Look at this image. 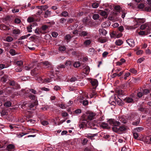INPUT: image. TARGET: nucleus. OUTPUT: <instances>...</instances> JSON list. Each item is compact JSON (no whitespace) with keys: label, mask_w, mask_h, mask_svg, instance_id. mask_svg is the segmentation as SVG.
Listing matches in <instances>:
<instances>
[{"label":"nucleus","mask_w":151,"mask_h":151,"mask_svg":"<svg viewBox=\"0 0 151 151\" xmlns=\"http://www.w3.org/2000/svg\"><path fill=\"white\" fill-rule=\"evenodd\" d=\"M99 15L98 14H94L92 17L93 19L94 20L98 19L99 18Z\"/></svg>","instance_id":"7c9ffc66"},{"label":"nucleus","mask_w":151,"mask_h":151,"mask_svg":"<svg viewBox=\"0 0 151 151\" xmlns=\"http://www.w3.org/2000/svg\"><path fill=\"white\" fill-rule=\"evenodd\" d=\"M36 79L40 83H44V79L40 77H37Z\"/></svg>","instance_id":"4be33fe9"},{"label":"nucleus","mask_w":151,"mask_h":151,"mask_svg":"<svg viewBox=\"0 0 151 151\" xmlns=\"http://www.w3.org/2000/svg\"><path fill=\"white\" fill-rule=\"evenodd\" d=\"M52 35L53 37H56L58 35V34L56 32H54L52 33Z\"/></svg>","instance_id":"69168bd1"},{"label":"nucleus","mask_w":151,"mask_h":151,"mask_svg":"<svg viewBox=\"0 0 151 151\" xmlns=\"http://www.w3.org/2000/svg\"><path fill=\"white\" fill-rule=\"evenodd\" d=\"M114 9L115 10H116L117 12H119L120 10L121 7L120 6H115L114 7Z\"/></svg>","instance_id":"603ef678"},{"label":"nucleus","mask_w":151,"mask_h":151,"mask_svg":"<svg viewBox=\"0 0 151 151\" xmlns=\"http://www.w3.org/2000/svg\"><path fill=\"white\" fill-rule=\"evenodd\" d=\"M68 15V13L66 11H64L60 15L61 17H66Z\"/></svg>","instance_id":"2f4dec72"},{"label":"nucleus","mask_w":151,"mask_h":151,"mask_svg":"<svg viewBox=\"0 0 151 151\" xmlns=\"http://www.w3.org/2000/svg\"><path fill=\"white\" fill-rule=\"evenodd\" d=\"M143 94H147L149 92V90L147 89H144L143 91Z\"/></svg>","instance_id":"e2e57ef3"},{"label":"nucleus","mask_w":151,"mask_h":151,"mask_svg":"<svg viewBox=\"0 0 151 151\" xmlns=\"http://www.w3.org/2000/svg\"><path fill=\"white\" fill-rule=\"evenodd\" d=\"M41 124L44 126H45L49 124L48 122L46 121H44L42 122Z\"/></svg>","instance_id":"680f3d73"},{"label":"nucleus","mask_w":151,"mask_h":151,"mask_svg":"<svg viewBox=\"0 0 151 151\" xmlns=\"http://www.w3.org/2000/svg\"><path fill=\"white\" fill-rule=\"evenodd\" d=\"M83 104L84 106H86L88 104V100H84L83 101Z\"/></svg>","instance_id":"bf43d9fd"},{"label":"nucleus","mask_w":151,"mask_h":151,"mask_svg":"<svg viewBox=\"0 0 151 151\" xmlns=\"http://www.w3.org/2000/svg\"><path fill=\"white\" fill-rule=\"evenodd\" d=\"M145 21V19H138L137 20L138 23L142 24L144 23Z\"/></svg>","instance_id":"bb28decb"},{"label":"nucleus","mask_w":151,"mask_h":151,"mask_svg":"<svg viewBox=\"0 0 151 151\" xmlns=\"http://www.w3.org/2000/svg\"><path fill=\"white\" fill-rule=\"evenodd\" d=\"M126 129V128L124 126H122L119 128V131H125Z\"/></svg>","instance_id":"4c0bfd02"},{"label":"nucleus","mask_w":151,"mask_h":151,"mask_svg":"<svg viewBox=\"0 0 151 151\" xmlns=\"http://www.w3.org/2000/svg\"><path fill=\"white\" fill-rule=\"evenodd\" d=\"M13 40V38L11 37H8L6 38V40L8 42H11Z\"/></svg>","instance_id":"8fccbe9b"},{"label":"nucleus","mask_w":151,"mask_h":151,"mask_svg":"<svg viewBox=\"0 0 151 151\" xmlns=\"http://www.w3.org/2000/svg\"><path fill=\"white\" fill-rule=\"evenodd\" d=\"M0 112L1 116H4L7 115L8 114V111L5 109H2Z\"/></svg>","instance_id":"4468645a"},{"label":"nucleus","mask_w":151,"mask_h":151,"mask_svg":"<svg viewBox=\"0 0 151 151\" xmlns=\"http://www.w3.org/2000/svg\"><path fill=\"white\" fill-rule=\"evenodd\" d=\"M102 127L104 128H108V125L107 124L105 123H103L101 125Z\"/></svg>","instance_id":"e433bc0d"},{"label":"nucleus","mask_w":151,"mask_h":151,"mask_svg":"<svg viewBox=\"0 0 151 151\" xmlns=\"http://www.w3.org/2000/svg\"><path fill=\"white\" fill-rule=\"evenodd\" d=\"M123 41L120 39H118L116 40L115 42V44L116 45L118 46H120L123 44Z\"/></svg>","instance_id":"412c9836"},{"label":"nucleus","mask_w":151,"mask_h":151,"mask_svg":"<svg viewBox=\"0 0 151 151\" xmlns=\"http://www.w3.org/2000/svg\"><path fill=\"white\" fill-rule=\"evenodd\" d=\"M88 142V140L87 138H84L82 141V144L85 145L86 144L87 142Z\"/></svg>","instance_id":"f704fd0d"},{"label":"nucleus","mask_w":151,"mask_h":151,"mask_svg":"<svg viewBox=\"0 0 151 151\" xmlns=\"http://www.w3.org/2000/svg\"><path fill=\"white\" fill-rule=\"evenodd\" d=\"M100 14L102 16H104V18H106L107 17V13L106 11H104L101 10Z\"/></svg>","instance_id":"aec40b11"},{"label":"nucleus","mask_w":151,"mask_h":151,"mask_svg":"<svg viewBox=\"0 0 151 151\" xmlns=\"http://www.w3.org/2000/svg\"><path fill=\"white\" fill-rule=\"evenodd\" d=\"M144 7V5L143 4H140L138 6V8L140 9H142Z\"/></svg>","instance_id":"0e129e2a"},{"label":"nucleus","mask_w":151,"mask_h":151,"mask_svg":"<svg viewBox=\"0 0 151 151\" xmlns=\"http://www.w3.org/2000/svg\"><path fill=\"white\" fill-rule=\"evenodd\" d=\"M148 2V6L145 8V10L147 12L151 11V0H147Z\"/></svg>","instance_id":"f8f14e48"},{"label":"nucleus","mask_w":151,"mask_h":151,"mask_svg":"<svg viewBox=\"0 0 151 151\" xmlns=\"http://www.w3.org/2000/svg\"><path fill=\"white\" fill-rule=\"evenodd\" d=\"M140 119H138L137 120L133 122L132 123V124L135 126H137L138 125L140 122Z\"/></svg>","instance_id":"a878e982"},{"label":"nucleus","mask_w":151,"mask_h":151,"mask_svg":"<svg viewBox=\"0 0 151 151\" xmlns=\"http://www.w3.org/2000/svg\"><path fill=\"white\" fill-rule=\"evenodd\" d=\"M91 42V41L90 40H86L84 42V44L86 45H89Z\"/></svg>","instance_id":"c85d7f7f"},{"label":"nucleus","mask_w":151,"mask_h":151,"mask_svg":"<svg viewBox=\"0 0 151 151\" xmlns=\"http://www.w3.org/2000/svg\"><path fill=\"white\" fill-rule=\"evenodd\" d=\"M89 71L90 69L89 67H86L82 70V72L87 75L88 74Z\"/></svg>","instance_id":"dca6fc26"},{"label":"nucleus","mask_w":151,"mask_h":151,"mask_svg":"<svg viewBox=\"0 0 151 151\" xmlns=\"http://www.w3.org/2000/svg\"><path fill=\"white\" fill-rule=\"evenodd\" d=\"M109 123L112 126H118L120 124V123L118 121H116L115 119H110L108 121Z\"/></svg>","instance_id":"39448f33"},{"label":"nucleus","mask_w":151,"mask_h":151,"mask_svg":"<svg viewBox=\"0 0 151 151\" xmlns=\"http://www.w3.org/2000/svg\"><path fill=\"white\" fill-rule=\"evenodd\" d=\"M99 31L100 35L103 36H105L107 34L106 31L104 29H100Z\"/></svg>","instance_id":"f3484780"},{"label":"nucleus","mask_w":151,"mask_h":151,"mask_svg":"<svg viewBox=\"0 0 151 151\" xmlns=\"http://www.w3.org/2000/svg\"><path fill=\"white\" fill-rule=\"evenodd\" d=\"M78 124L79 127L80 129L89 128L92 129H97L98 127L97 125L93 122H89L88 119L83 117V115L80 119Z\"/></svg>","instance_id":"f257e3e1"},{"label":"nucleus","mask_w":151,"mask_h":151,"mask_svg":"<svg viewBox=\"0 0 151 151\" xmlns=\"http://www.w3.org/2000/svg\"><path fill=\"white\" fill-rule=\"evenodd\" d=\"M99 6V4L97 3H94L92 4V6L93 8H96Z\"/></svg>","instance_id":"3c124183"},{"label":"nucleus","mask_w":151,"mask_h":151,"mask_svg":"<svg viewBox=\"0 0 151 151\" xmlns=\"http://www.w3.org/2000/svg\"><path fill=\"white\" fill-rule=\"evenodd\" d=\"M140 28L141 30H144L145 29H146L147 30L148 29H150L149 28L148 24L147 23H145V24L142 25Z\"/></svg>","instance_id":"9d476101"},{"label":"nucleus","mask_w":151,"mask_h":151,"mask_svg":"<svg viewBox=\"0 0 151 151\" xmlns=\"http://www.w3.org/2000/svg\"><path fill=\"white\" fill-rule=\"evenodd\" d=\"M12 33L15 35L19 34L20 33V31L18 29H14L12 30Z\"/></svg>","instance_id":"5701e85b"},{"label":"nucleus","mask_w":151,"mask_h":151,"mask_svg":"<svg viewBox=\"0 0 151 151\" xmlns=\"http://www.w3.org/2000/svg\"><path fill=\"white\" fill-rule=\"evenodd\" d=\"M15 148L14 145L12 144H9L7 146V149L8 151H13V150Z\"/></svg>","instance_id":"2eb2a0df"},{"label":"nucleus","mask_w":151,"mask_h":151,"mask_svg":"<svg viewBox=\"0 0 151 151\" xmlns=\"http://www.w3.org/2000/svg\"><path fill=\"white\" fill-rule=\"evenodd\" d=\"M9 53L12 55H16V51L14 50L11 49L9 51Z\"/></svg>","instance_id":"58836bf2"},{"label":"nucleus","mask_w":151,"mask_h":151,"mask_svg":"<svg viewBox=\"0 0 151 151\" xmlns=\"http://www.w3.org/2000/svg\"><path fill=\"white\" fill-rule=\"evenodd\" d=\"M72 62L70 60H68L66 61L65 63V65L67 66H69L71 65Z\"/></svg>","instance_id":"79ce46f5"},{"label":"nucleus","mask_w":151,"mask_h":151,"mask_svg":"<svg viewBox=\"0 0 151 151\" xmlns=\"http://www.w3.org/2000/svg\"><path fill=\"white\" fill-rule=\"evenodd\" d=\"M11 103L10 101H7L5 103L4 105L6 107H9L11 105Z\"/></svg>","instance_id":"ea45409f"},{"label":"nucleus","mask_w":151,"mask_h":151,"mask_svg":"<svg viewBox=\"0 0 151 151\" xmlns=\"http://www.w3.org/2000/svg\"><path fill=\"white\" fill-rule=\"evenodd\" d=\"M80 63L78 61L75 62L73 64V66H80Z\"/></svg>","instance_id":"4d7b16f0"},{"label":"nucleus","mask_w":151,"mask_h":151,"mask_svg":"<svg viewBox=\"0 0 151 151\" xmlns=\"http://www.w3.org/2000/svg\"><path fill=\"white\" fill-rule=\"evenodd\" d=\"M15 70L17 72H20L22 70V69L21 67H15Z\"/></svg>","instance_id":"c756f323"},{"label":"nucleus","mask_w":151,"mask_h":151,"mask_svg":"<svg viewBox=\"0 0 151 151\" xmlns=\"http://www.w3.org/2000/svg\"><path fill=\"white\" fill-rule=\"evenodd\" d=\"M117 93L118 94V97H122L125 94V91L122 90H119L116 91Z\"/></svg>","instance_id":"ddd939ff"},{"label":"nucleus","mask_w":151,"mask_h":151,"mask_svg":"<svg viewBox=\"0 0 151 151\" xmlns=\"http://www.w3.org/2000/svg\"><path fill=\"white\" fill-rule=\"evenodd\" d=\"M129 71L131 73L134 74H136L137 72V70L133 68L130 69Z\"/></svg>","instance_id":"a18cd8bd"},{"label":"nucleus","mask_w":151,"mask_h":151,"mask_svg":"<svg viewBox=\"0 0 151 151\" xmlns=\"http://www.w3.org/2000/svg\"><path fill=\"white\" fill-rule=\"evenodd\" d=\"M73 34L74 35L76 34L78 36H81V37H84L85 36H89L90 34L87 31H83L79 32L77 30H75L73 32Z\"/></svg>","instance_id":"f03ea898"},{"label":"nucleus","mask_w":151,"mask_h":151,"mask_svg":"<svg viewBox=\"0 0 151 151\" xmlns=\"http://www.w3.org/2000/svg\"><path fill=\"white\" fill-rule=\"evenodd\" d=\"M83 115V117L85 119L92 120L96 115V114L92 112H88L86 113V114H84Z\"/></svg>","instance_id":"7ed1b4c3"},{"label":"nucleus","mask_w":151,"mask_h":151,"mask_svg":"<svg viewBox=\"0 0 151 151\" xmlns=\"http://www.w3.org/2000/svg\"><path fill=\"white\" fill-rule=\"evenodd\" d=\"M32 25H30L29 26H28L27 27V31L29 32H32Z\"/></svg>","instance_id":"09e8293b"},{"label":"nucleus","mask_w":151,"mask_h":151,"mask_svg":"<svg viewBox=\"0 0 151 151\" xmlns=\"http://www.w3.org/2000/svg\"><path fill=\"white\" fill-rule=\"evenodd\" d=\"M27 133L22 132L21 133H19L18 134V137L19 138H20L22 137L23 136L27 134Z\"/></svg>","instance_id":"864d4df0"},{"label":"nucleus","mask_w":151,"mask_h":151,"mask_svg":"<svg viewBox=\"0 0 151 151\" xmlns=\"http://www.w3.org/2000/svg\"><path fill=\"white\" fill-rule=\"evenodd\" d=\"M51 12L48 10H47L45 12L44 15V17L47 18V17H49L50 16Z\"/></svg>","instance_id":"b1692460"},{"label":"nucleus","mask_w":151,"mask_h":151,"mask_svg":"<svg viewBox=\"0 0 151 151\" xmlns=\"http://www.w3.org/2000/svg\"><path fill=\"white\" fill-rule=\"evenodd\" d=\"M90 83L93 87V89H96L98 85V81L96 79H91Z\"/></svg>","instance_id":"0eeeda50"},{"label":"nucleus","mask_w":151,"mask_h":151,"mask_svg":"<svg viewBox=\"0 0 151 151\" xmlns=\"http://www.w3.org/2000/svg\"><path fill=\"white\" fill-rule=\"evenodd\" d=\"M98 135L97 133L94 134H89L88 135L86 136V137H87L88 138H91V137H94L95 136H97Z\"/></svg>","instance_id":"393cba45"},{"label":"nucleus","mask_w":151,"mask_h":151,"mask_svg":"<svg viewBox=\"0 0 151 151\" xmlns=\"http://www.w3.org/2000/svg\"><path fill=\"white\" fill-rule=\"evenodd\" d=\"M27 21L29 22H32L34 21V19L32 17H29L27 18Z\"/></svg>","instance_id":"49530a36"},{"label":"nucleus","mask_w":151,"mask_h":151,"mask_svg":"<svg viewBox=\"0 0 151 151\" xmlns=\"http://www.w3.org/2000/svg\"><path fill=\"white\" fill-rule=\"evenodd\" d=\"M118 29L119 31L122 32L124 30V28L123 26H121L118 27Z\"/></svg>","instance_id":"774afa93"},{"label":"nucleus","mask_w":151,"mask_h":151,"mask_svg":"<svg viewBox=\"0 0 151 151\" xmlns=\"http://www.w3.org/2000/svg\"><path fill=\"white\" fill-rule=\"evenodd\" d=\"M114 127H112V130L116 132H117L119 131V128H118L116 127L117 126L115 125L113 126Z\"/></svg>","instance_id":"c9c22d12"},{"label":"nucleus","mask_w":151,"mask_h":151,"mask_svg":"<svg viewBox=\"0 0 151 151\" xmlns=\"http://www.w3.org/2000/svg\"><path fill=\"white\" fill-rule=\"evenodd\" d=\"M98 41L101 43H104L106 42V40L105 39H103L99 38L98 39Z\"/></svg>","instance_id":"13d9d810"},{"label":"nucleus","mask_w":151,"mask_h":151,"mask_svg":"<svg viewBox=\"0 0 151 151\" xmlns=\"http://www.w3.org/2000/svg\"><path fill=\"white\" fill-rule=\"evenodd\" d=\"M16 64L18 66H20L23 65V62L22 60H19L17 61Z\"/></svg>","instance_id":"de8ad7c7"},{"label":"nucleus","mask_w":151,"mask_h":151,"mask_svg":"<svg viewBox=\"0 0 151 151\" xmlns=\"http://www.w3.org/2000/svg\"><path fill=\"white\" fill-rule=\"evenodd\" d=\"M9 85L13 86L14 89H17L19 87V85L14 81H11L9 82Z\"/></svg>","instance_id":"423d86ee"},{"label":"nucleus","mask_w":151,"mask_h":151,"mask_svg":"<svg viewBox=\"0 0 151 151\" xmlns=\"http://www.w3.org/2000/svg\"><path fill=\"white\" fill-rule=\"evenodd\" d=\"M21 22L20 19L19 18H16L14 19V22L17 24H19Z\"/></svg>","instance_id":"6e6d98bb"},{"label":"nucleus","mask_w":151,"mask_h":151,"mask_svg":"<svg viewBox=\"0 0 151 151\" xmlns=\"http://www.w3.org/2000/svg\"><path fill=\"white\" fill-rule=\"evenodd\" d=\"M43 64L44 65H51V64L50 62H48V61H46L45 62H44L43 63Z\"/></svg>","instance_id":"5fc2aeb1"},{"label":"nucleus","mask_w":151,"mask_h":151,"mask_svg":"<svg viewBox=\"0 0 151 151\" xmlns=\"http://www.w3.org/2000/svg\"><path fill=\"white\" fill-rule=\"evenodd\" d=\"M88 52L91 55H93L96 53V51L93 48H90L89 49Z\"/></svg>","instance_id":"6ab92c4d"},{"label":"nucleus","mask_w":151,"mask_h":151,"mask_svg":"<svg viewBox=\"0 0 151 151\" xmlns=\"http://www.w3.org/2000/svg\"><path fill=\"white\" fill-rule=\"evenodd\" d=\"M8 76L7 75H4L1 78V81L3 83H5L8 80Z\"/></svg>","instance_id":"a211bd4d"},{"label":"nucleus","mask_w":151,"mask_h":151,"mask_svg":"<svg viewBox=\"0 0 151 151\" xmlns=\"http://www.w3.org/2000/svg\"><path fill=\"white\" fill-rule=\"evenodd\" d=\"M121 70V69L119 68H114L112 69V72L114 73V72H115L117 73L120 71Z\"/></svg>","instance_id":"cd10ccee"},{"label":"nucleus","mask_w":151,"mask_h":151,"mask_svg":"<svg viewBox=\"0 0 151 151\" xmlns=\"http://www.w3.org/2000/svg\"><path fill=\"white\" fill-rule=\"evenodd\" d=\"M48 8V6L47 5H44L41 6V9L42 10H45Z\"/></svg>","instance_id":"052dcab7"},{"label":"nucleus","mask_w":151,"mask_h":151,"mask_svg":"<svg viewBox=\"0 0 151 151\" xmlns=\"http://www.w3.org/2000/svg\"><path fill=\"white\" fill-rule=\"evenodd\" d=\"M127 43L131 47H133L134 46V42L133 39H128L126 41Z\"/></svg>","instance_id":"1a4fd4ad"},{"label":"nucleus","mask_w":151,"mask_h":151,"mask_svg":"<svg viewBox=\"0 0 151 151\" xmlns=\"http://www.w3.org/2000/svg\"><path fill=\"white\" fill-rule=\"evenodd\" d=\"M58 106L63 109H64L66 108V107L65 106V105L62 104H58Z\"/></svg>","instance_id":"a19ab883"},{"label":"nucleus","mask_w":151,"mask_h":151,"mask_svg":"<svg viewBox=\"0 0 151 151\" xmlns=\"http://www.w3.org/2000/svg\"><path fill=\"white\" fill-rule=\"evenodd\" d=\"M124 101L128 103H134L133 99L129 97H126L124 99Z\"/></svg>","instance_id":"9b49d317"},{"label":"nucleus","mask_w":151,"mask_h":151,"mask_svg":"<svg viewBox=\"0 0 151 151\" xmlns=\"http://www.w3.org/2000/svg\"><path fill=\"white\" fill-rule=\"evenodd\" d=\"M151 31L150 29H148L146 31H140L139 32L138 34L141 35H147L150 33Z\"/></svg>","instance_id":"6e6552de"},{"label":"nucleus","mask_w":151,"mask_h":151,"mask_svg":"<svg viewBox=\"0 0 151 151\" xmlns=\"http://www.w3.org/2000/svg\"><path fill=\"white\" fill-rule=\"evenodd\" d=\"M23 105H24L25 107H27L28 109L33 110L35 108H36V106L37 104L36 102H34L32 103H27L24 102Z\"/></svg>","instance_id":"20e7f679"},{"label":"nucleus","mask_w":151,"mask_h":151,"mask_svg":"<svg viewBox=\"0 0 151 151\" xmlns=\"http://www.w3.org/2000/svg\"><path fill=\"white\" fill-rule=\"evenodd\" d=\"M66 49V48L64 46H60L59 47V50L60 51H63Z\"/></svg>","instance_id":"c03bdc74"},{"label":"nucleus","mask_w":151,"mask_h":151,"mask_svg":"<svg viewBox=\"0 0 151 151\" xmlns=\"http://www.w3.org/2000/svg\"><path fill=\"white\" fill-rule=\"evenodd\" d=\"M145 60V58H140L139 59L137 60V62L138 63H141L142 61H144Z\"/></svg>","instance_id":"338daca9"},{"label":"nucleus","mask_w":151,"mask_h":151,"mask_svg":"<svg viewBox=\"0 0 151 151\" xmlns=\"http://www.w3.org/2000/svg\"><path fill=\"white\" fill-rule=\"evenodd\" d=\"M119 100L116 101V103L117 104L120 106H122L124 104L123 102L120 99V98H119Z\"/></svg>","instance_id":"72a5a7b5"},{"label":"nucleus","mask_w":151,"mask_h":151,"mask_svg":"<svg viewBox=\"0 0 151 151\" xmlns=\"http://www.w3.org/2000/svg\"><path fill=\"white\" fill-rule=\"evenodd\" d=\"M135 130L138 132H140L144 130V128L142 127H138L135 129Z\"/></svg>","instance_id":"37998d69"},{"label":"nucleus","mask_w":151,"mask_h":151,"mask_svg":"<svg viewBox=\"0 0 151 151\" xmlns=\"http://www.w3.org/2000/svg\"><path fill=\"white\" fill-rule=\"evenodd\" d=\"M130 75V73L129 72L126 73L124 76V79L126 80L127 79V77H128Z\"/></svg>","instance_id":"473e14b6"}]
</instances>
